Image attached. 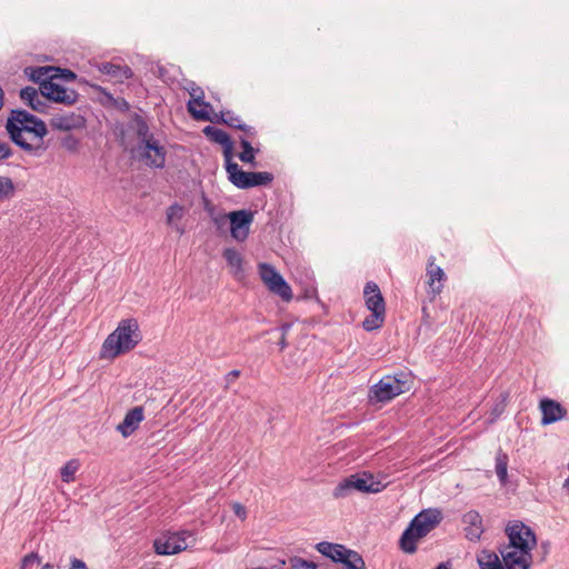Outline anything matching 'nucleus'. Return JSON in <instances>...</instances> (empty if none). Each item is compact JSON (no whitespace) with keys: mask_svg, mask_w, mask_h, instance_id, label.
<instances>
[{"mask_svg":"<svg viewBox=\"0 0 569 569\" xmlns=\"http://www.w3.org/2000/svg\"><path fill=\"white\" fill-rule=\"evenodd\" d=\"M6 129L13 143L31 153H37L41 147L29 143L22 133H31L40 140L48 133L44 121L23 109L11 110Z\"/></svg>","mask_w":569,"mask_h":569,"instance_id":"1","label":"nucleus"},{"mask_svg":"<svg viewBox=\"0 0 569 569\" xmlns=\"http://www.w3.org/2000/svg\"><path fill=\"white\" fill-rule=\"evenodd\" d=\"M128 127L134 131L139 139L134 149L139 160L151 168L162 169L166 164L167 151L159 140L154 138L153 133L150 132L149 124L144 118L133 113Z\"/></svg>","mask_w":569,"mask_h":569,"instance_id":"2","label":"nucleus"},{"mask_svg":"<svg viewBox=\"0 0 569 569\" xmlns=\"http://www.w3.org/2000/svg\"><path fill=\"white\" fill-rule=\"evenodd\" d=\"M141 339L138 321L134 318L123 319L104 340L100 357L114 359L134 349Z\"/></svg>","mask_w":569,"mask_h":569,"instance_id":"3","label":"nucleus"},{"mask_svg":"<svg viewBox=\"0 0 569 569\" xmlns=\"http://www.w3.org/2000/svg\"><path fill=\"white\" fill-rule=\"evenodd\" d=\"M442 520V513L438 509H427L419 512L402 533L399 545L406 553L417 550V542L433 530Z\"/></svg>","mask_w":569,"mask_h":569,"instance_id":"4","label":"nucleus"},{"mask_svg":"<svg viewBox=\"0 0 569 569\" xmlns=\"http://www.w3.org/2000/svg\"><path fill=\"white\" fill-rule=\"evenodd\" d=\"M388 485V481L375 480L373 476L369 472H357L345 478L337 485L333 489V497L346 498L353 491L377 493Z\"/></svg>","mask_w":569,"mask_h":569,"instance_id":"5","label":"nucleus"},{"mask_svg":"<svg viewBox=\"0 0 569 569\" xmlns=\"http://www.w3.org/2000/svg\"><path fill=\"white\" fill-rule=\"evenodd\" d=\"M363 297L367 308L371 315L367 317L362 327L366 331H372L382 326L386 316V303L378 284L373 281H368L363 289Z\"/></svg>","mask_w":569,"mask_h":569,"instance_id":"6","label":"nucleus"},{"mask_svg":"<svg viewBox=\"0 0 569 569\" xmlns=\"http://www.w3.org/2000/svg\"><path fill=\"white\" fill-rule=\"evenodd\" d=\"M226 171L230 182L239 189L269 186L274 179V176L267 171L246 172L236 162L228 163Z\"/></svg>","mask_w":569,"mask_h":569,"instance_id":"7","label":"nucleus"},{"mask_svg":"<svg viewBox=\"0 0 569 569\" xmlns=\"http://www.w3.org/2000/svg\"><path fill=\"white\" fill-rule=\"evenodd\" d=\"M191 536L189 530L166 531L154 539V551L162 556L179 553L188 548L187 538Z\"/></svg>","mask_w":569,"mask_h":569,"instance_id":"8","label":"nucleus"},{"mask_svg":"<svg viewBox=\"0 0 569 569\" xmlns=\"http://www.w3.org/2000/svg\"><path fill=\"white\" fill-rule=\"evenodd\" d=\"M258 269L261 280L271 292L279 296L283 301L289 302L292 300L293 296L290 286L272 264L261 262Z\"/></svg>","mask_w":569,"mask_h":569,"instance_id":"9","label":"nucleus"},{"mask_svg":"<svg viewBox=\"0 0 569 569\" xmlns=\"http://www.w3.org/2000/svg\"><path fill=\"white\" fill-rule=\"evenodd\" d=\"M506 532L509 538V542L507 543L509 546L526 549L527 551H531L536 546L535 533L522 522H515L508 526Z\"/></svg>","mask_w":569,"mask_h":569,"instance_id":"10","label":"nucleus"},{"mask_svg":"<svg viewBox=\"0 0 569 569\" xmlns=\"http://www.w3.org/2000/svg\"><path fill=\"white\" fill-rule=\"evenodd\" d=\"M230 222V233L237 241H244L250 231L253 221V212L247 209L231 211L228 213Z\"/></svg>","mask_w":569,"mask_h":569,"instance_id":"11","label":"nucleus"},{"mask_svg":"<svg viewBox=\"0 0 569 569\" xmlns=\"http://www.w3.org/2000/svg\"><path fill=\"white\" fill-rule=\"evenodd\" d=\"M506 569H529L531 565V553L526 549H519L509 545L499 548Z\"/></svg>","mask_w":569,"mask_h":569,"instance_id":"12","label":"nucleus"},{"mask_svg":"<svg viewBox=\"0 0 569 569\" xmlns=\"http://www.w3.org/2000/svg\"><path fill=\"white\" fill-rule=\"evenodd\" d=\"M41 96L47 100L66 106H72L78 101L79 93L73 89H67L63 86L52 81L44 84Z\"/></svg>","mask_w":569,"mask_h":569,"instance_id":"13","label":"nucleus"},{"mask_svg":"<svg viewBox=\"0 0 569 569\" xmlns=\"http://www.w3.org/2000/svg\"><path fill=\"white\" fill-rule=\"evenodd\" d=\"M202 132L210 141L222 146L226 166L233 162V142L226 131L213 126H207Z\"/></svg>","mask_w":569,"mask_h":569,"instance_id":"14","label":"nucleus"},{"mask_svg":"<svg viewBox=\"0 0 569 569\" xmlns=\"http://www.w3.org/2000/svg\"><path fill=\"white\" fill-rule=\"evenodd\" d=\"M50 126L61 131L82 129L86 127V119L83 116L74 112L56 114L50 119Z\"/></svg>","mask_w":569,"mask_h":569,"instance_id":"15","label":"nucleus"},{"mask_svg":"<svg viewBox=\"0 0 569 569\" xmlns=\"http://www.w3.org/2000/svg\"><path fill=\"white\" fill-rule=\"evenodd\" d=\"M462 522L465 525V532L467 539H469L470 541L479 540L481 533L483 532L482 519L479 512L475 510L466 512L462 517Z\"/></svg>","mask_w":569,"mask_h":569,"instance_id":"16","label":"nucleus"},{"mask_svg":"<svg viewBox=\"0 0 569 569\" xmlns=\"http://www.w3.org/2000/svg\"><path fill=\"white\" fill-rule=\"evenodd\" d=\"M540 409L542 412V425L553 423L562 419L567 413V410L559 402L550 399L541 400Z\"/></svg>","mask_w":569,"mask_h":569,"instance_id":"17","label":"nucleus"},{"mask_svg":"<svg viewBox=\"0 0 569 569\" xmlns=\"http://www.w3.org/2000/svg\"><path fill=\"white\" fill-rule=\"evenodd\" d=\"M143 420V408L142 407H134L130 409L122 422L117 427L118 431L123 437H129L132 435L139 427V423Z\"/></svg>","mask_w":569,"mask_h":569,"instance_id":"18","label":"nucleus"},{"mask_svg":"<svg viewBox=\"0 0 569 569\" xmlns=\"http://www.w3.org/2000/svg\"><path fill=\"white\" fill-rule=\"evenodd\" d=\"M316 549L325 557L331 559L336 563H342L347 559V553H350L352 549H348L346 546L340 543H333L328 541H321L317 543Z\"/></svg>","mask_w":569,"mask_h":569,"instance_id":"19","label":"nucleus"},{"mask_svg":"<svg viewBox=\"0 0 569 569\" xmlns=\"http://www.w3.org/2000/svg\"><path fill=\"white\" fill-rule=\"evenodd\" d=\"M53 71H59L57 67L43 66V67H29L26 68L24 72L31 81L39 83L40 92L43 90L44 84L48 81L56 80Z\"/></svg>","mask_w":569,"mask_h":569,"instance_id":"20","label":"nucleus"},{"mask_svg":"<svg viewBox=\"0 0 569 569\" xmlns=\"http://www.w3.org/2000/svg\"><path fill=\"white\" fill-rule=\"evenodd\" d=\"M20 98L33 110L39 113H47L49 104L47 99L39 97V93L33 87H24L20 90Z\"/></svg>","mask_w":569,"mask_h":569,"instance_id":"21","label":"nucleus"},{"mask_svg":"<svg viewBox=\"0 0 569 569\" xmlns=\"http://www.w3.org/2000/svg\"><path fill=\"white\" fill-rule=\"evenodd\" d=\"M389 400H391V376H386L370 388L369 401L376 403Z\"/></svg>","mask_w":569,"mask_h":569,"instance_id":"22","label":"nucleus"},{"mask_svg":"<svg viewBox=\"0 0 569 569\" xmlns=\"http://www.w3.org/2000/svg\"><path fill=\"white\" fill-rule=\"evenodd\" d=\"M100 72L110 76L117 81L130 79L133 76L131 68L128 66L116 64L112 62H102L98 66Z\"/></svg>","mask_w":569,"mask_h":569,"instance_id":"23","label":"nucleus"},{"mask_svg":"<svg viewBox=\"0 0 569 569\" xmlns=\"http://www.w3.org/2000/svg\"><path fill=\"white\" fill-rule=\"evenodd\" d=\"M428 284L433 295H438L442 290V281L446 279L443 270L435 264L433 258L429 260L427 267Z\"/></svg>","mask_w":569,"mask_h":569,"instance_id":"24","label":"nucleus"},{"mask_svg":"<svg viewBox=\"0 0 569 569\" xmlns=\"http://www.w3.org/2000/svg\"><path fill=\"white\" fill-rule=\"evenodd\" d=\"M187 110L197 121H209L212 123L224 124V111L210 113L208 110H197V108L192 107V102H187Z\"/></svg>","mask_w":569,"mask_h":569,"instance_id":"25","label":"nucleus"},{"mask_svg":"<svg viewBox=\"0 0 569 569\" xmlns=\"http://www.w3.org/2000/svg\"><path fill=\"white\" fill-rule=\"evenodd\" d=\"M413 387L411 372L401 371L393 373V398L401 393L409 392Z\"/></svg>","mask_w":569,"mask_h":569,"instance_id":"26","label":"nucleus"},{"mask_svg":"<svg viewBox=\"0 0 569 569\" xmlns=\"http://www.w3.org/2000/svg\"><path fill=\"white\" fill-rule=\"evenodd\" d=\"M222 256L226 259L228 266L232 268V273L234 277L238 278L243 274V258L237 249L226 248L222 252Z\"/></svg>","mask_w":569,"mask_h":569,"instance_id":"27","label":"nucleus"},{"mask_svg":"<svg viewBox=\"0 0 569 569\" xmlns=\"http://www.w3.org/2000/svg\"><path fill=\"white\" fill-rule=\"evenodd\" d=\"M478 563L480 569H506L502 558L493 552L483 550L478 555Z\"/></svg>","mask_w":569,"mask_h":569,"instance_id":"28","label":"nucleus"},{"mask_svg":"<svg viewBox=\"0 0 569 569\" xmlns=\"http://www.w3.org/2000/svg\"><path fill=\"white\" fill-rule=\"evenodd\" d=\"M240 146L242 151L239 153V159L244 162L251 164V167H257L256 154L259 151L254 149L251 143L243 137H240Z\"/></svg>","mask_w":569,"mask_h":569,"instance_id":"29","label":"nucleus"},{"mask_svg":"<svg viewBox=\"0 0 569 569\" xmlns=\"http://www.w3.org/2000/svg\"><path fill=\"white\" fill-rule=\"evenodd\" d=\"M16 194V184L8 176H0V203L11 200Z\"/></svg>","mask_w":569,"mask_h":569,"instance_id":"30","label":"nucleus"},{"mask_svg":"<svg viewBox=\"0 0 569 569\" xmlns=\"http://www.w3.org/2000/svg\"><path fill=\"white\" fill-rule=\"evenodd\" d=\"M80 468V462L78 459L69 460L61 469L60 477L63 482H71L74 480V475Z\"/></svg>","mask_w":569,"mask_h":569,"instance_id":"31","label":"nucleus"},{"mask_svg":"<svg viewBox=\"0 0 569 569\" xmlns=\"http://www.w3.org/2000/svg\"><path fill=\"white\" fill-rule=\"evenodd\" d=\"M346 558L341 563L346 569H367L366 562L358 551L351 550Z\"/></svg>","mask_w":569,"mask_h":569,"instance_id":"32","label":"nucleus"},{"mask_svg":"<svg viewBox=\"0 0 569 569\" xmlns=\"http://www.w3.org/2000/svg\"><path fill=\"white\" fill-rule=\"evenodd\" d=\"M508 456L499 451L496 456V473L501 483H506L508 476Z\"/></svg>","mask_w":569,"mask_h":569,"instance_id":"33","label":"nucleus"},{"mask_svg":"<svg viewBox=\"0 0 569 569\" xmlns=\"http://www.w3.org/2000/svg\"><path fill=\"white\" fill-rule=\"evenodd\" d=\"M182 216H183V207H181L178 203H173L167 209V223L172 224L174 219L179 220L182 218Z\"/></svg>","mask_w":569,"mask_h":569,"instance_id":"34","label":"nucleus"},{"mask_svg":"<svg viewBox=\"0 0 569 569\" xmlns=\"http://www.w3.org/2000/svg\"><path fill=\"white\" fill-rule=\"evenodd\" d=\"M192 99H190L188 102H192V107L196 108V106L199 107H210V102H207L204 100V93L201 88H198L197 90H193L191 93Z\"/></svg>","mask_w":569,"mask_h":569,"instance_id":"35","label":"nucleus"},{"mask_svg":"<svg viewBox=\"0 0 569 569\" xmlns=\"http://www.w3.org/2000/svg\"><path fill=\"white\" fill-rule=\"evenodd\" d=\"M290 569H317V565L312 561L305 560L299 557H295L290 560Z\"/></svg>","mask_w":569,"mask_h":569,"instance_id":"36","label":"nucleus"},{"mask_svg":"<svg viewBox=\"0 0 569 569\" xmlns=\"http://www.w3.org/2000/svg\"><path fill=\"white\" fill-rule=\"evenodd\" d=\"M226 120L224 124L229 128L239 129L241 128V124L243 123L240 119V117L236 116L232 111L227 110L224 111Z\"/></svg>","mask_w":569,"mask_h":569,"instance_id":"37","label":"nucleus"},{"mask_svg":"<svg viewBox=\"0 0 569 569\" xmlns=\"http://www.w3.org/2000/svg\"><path fill=\"white\" fill-rule=\"evenodd\" d=\"M61 146L66 150L73 152L79 147V140L72 134H67L61 139Z\"/></svg>","mask_w":569,"mask_h":569,"instance_id":"38","label":"nucleus"},{"mask_svg":"<svg viewBox=\"0 0 569 569\" xmlns=\"http://www.w3.org/2000/svg\"><path fill=\"white\" fill-rule=\"evenodd\" d=\"M57 68L59 71H53L56 79H61L62 81L70 82L77 78V74L73 71L69 69H62L60 67Z\"/></svg>","mask_w":569,"mask_h":569,"instance_id":"39","label":"nucleus"},{"mask_svg":"<svg viewBox=\"0 0 569 569\" xmlns=\"http://www.w3.org/2000/svg\"><path fill=\"white\" fill-rule=\"evenodd\" d=\"M41 559L37 552H30L26 555L21 560L20 569H28L29 566L33 563H40Z\"/></svg>","mask_w":569,"mask_h":569,"instance_id":"40","label":"nucleus"},{"mask_svg":"<svg viewBox=\"0 0 569 569\" xmlns=\"http://www.w3.org/2000/svg\"><path fill=\"white\" fill-rule=\"evenodd\" d=\"M231 508H232V511L234 512V515L239 519H241V520H246L247 519L248 512H247L246 507L242 503H240L238 501H234V502L231 503Z\"/></svg>","mask_w":569,"mask_h":569,"instance_id":"41","label":"nucleus"},{"mask_svg":"<svg viewBox=\"0 0 569 569\" xmlns=\"http://www.w3.org/2000/svg\"><path fill=\"white\" fill-rule=\"evenodd\" d=\"M12 153L10 146L7 142L0 141V161L10 158Z\"/></svg>","mask_w":569,"mask_h":569,"instance_id":"42","label":"nucleus"},{"mask_svg":"<svg viewBox=\"0 0 569 569\" xmlns=\"http://www.w3.org/2000/svg\"><path fill=\"white\" fill-rule=\"evenodd\" d=\"M228 220H229L228 214L212 216V221H213L214 226L217 227V229L224 228V226L227 224Z\"/></svg>","mask_w":569,"mask_h":569,"instance_id":"43","label":"nucleus"},{"mask_svg":"<svg viewBox=\"0 0 569 569\" xmlns=\"http://www.w3.org/2000/svg\"><path fill=\"white\" fill-rule=\"evenodd\" d=\"M241 375V371L238 370V369H233L231 370L230 372H228L224 377V380H226V386H224V389H228L229 386L240 377Z\"/></svg>","mask_w":569,"mask_h":569,"instance_id":"44","label":"nucleus"},{"mask_svg":"<svg viewBox=\"0 0 569 569\" xmlns=\"http://www.w3.org/2000/svg\"><path fill=\"white\" fill-rule=\"evenodd\" d=\"M70 569H88V568H87V565L84 563V561H82L81 559L72 558Z\"/></svg>","mask_w":569,"mask_h":569,"instance_id":"45","label":"nucleus"},{"mask_svg":"<svg viewBox=\"0 0 569 569\" xmlns=\"http://www.w3.org/2000/svg\"><path fill=\"white\" fill-rule=\"evenodd\" d=\"M238 130H241L248 137H254L257 134V131L253 127L247 126L244 123H242L241 128H239Z\"/></svg>","mask_w":569,"mask_h":569,"instance_id":"46","label":"nucleus"},{"mask_svg":"<svg viewBox=\"0 0 569 569\" xmlns=\"http://www.w3.org/2000/svg\"><path fill=\"white\" fill-rule=\"evenodd\" d=\"M278 345L280 347V350H283L288 346L284 333H282Z\"/></svg>","mask_w":569,"mask_h":569,"instance_id":"47","label":"nucleus"},{"mask_svg":"<svg viewBox=\"0 0 569 569\" xmlns=\"http://www.w3.org/2000/svg\"><path fill=\"white\" fill-rule=\"evenodd\" d=\"M289 328H290V325H289V323H284V325H282V326H281L282 333H284V335H286V332L289 330Z\"/></svg>","mask_w":569,"mask_h":569,"instance_id":"48","label":"nucleus"},{"mask_svg":"<svg viewBox=\"0 0 569 569\" xmlns=\"http://www.w3.org/2000/svg\"><path fill=\"white\" fill-rule=\"evenodd\" d=\"M199 110H208V111H210V113H212V112H213V108H212V104H211V103H210V107H200V109H199Z\"/></svg>","mask_w":569,"mask_h":569,"instance_id":"49","label":"nucleus"},{"mask_svg":"<svg viewBox=\"0 0 569 569\" xmlns=\"http://www.w3.org/2000/svg\"><path fill=\"white\" fill-rule=\"evenodd\" d=\"M41 569H53V566L50 563H46L41 567Z\"/></svg>","mask_w":569,"mask_h":569,"instance_id":"50","label":"nucleus"},{"mask_svg":"<svg viewBox=\"0 0 569 569\" xmlns=\"http://www.w3.org/2000/svg\"><path fill=\"white\" fill-rule=\"evenodd\" d=\"M436 569H449L445 563H440Z\"/></svg>","mask_w":569,"mask_h":569,"instance_id":"51","label":"nucleus"},{"mask_svg":"<svg viewBox=\"0 0 569 569\" xmlns=\"http://www.w3.org/2000/svg\"><path fill=\"white\" fill-rule=\"evenodd\" d=\"M208 211H209V212H210V214L212 216L213 209H212V208H210V209H208Z\"/></svg>","mask_w":569,"mask_h":569,"instance_id":"52","label":"nucleus"}]
</instances>
